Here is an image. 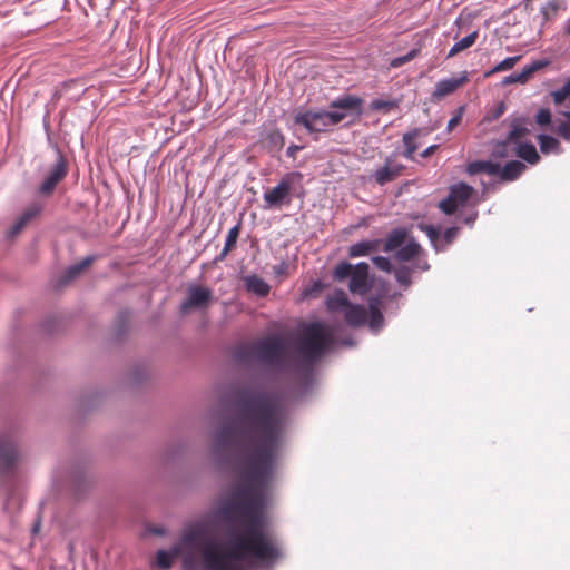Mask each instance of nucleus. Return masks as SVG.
<instances>
[{
	"mask_svg": "<svg viewBox=\"0 0 570 570\" xmlns=\"http://www.w3.org/2000/svg\"><path fill=\"white\" fill-rule=\"evenodd\" d=\"M120 317H128V312L120 313Z\"/></svg>",
	"mask_w": 570,
	"mask_h": 570,
	"instance_id": "obj_61",
	"label": "nucleus"
},
{
	"mask_svg": "<svg viewBox=\"0 0 570 570\" xmlns=\"http://www.w3.org/2000/svg\"><path fill=\"white\" fill-rule=\"evenodd\" d=\"M527 82H528V79L523 75V71L521 70L520 72H514V73H511V75L504 77L501 80V86L505 87V86H509V85H512V83L525 85Z\"/></svg>",
	"mask_w": 570,
	"mask_h": 570,
	"instance_id": "obj_42",
	"label": "nucleus"
},
{
	"mask_svg": "<svg viewBox=\"0 0 570 570\" xmlns=\"http://www.w3.org/2000/svg\"><path fill=\"white\" fill-rule=\"evenodd\" d=\"M417 55H419V49H412L404 56L393 58L390 62V66L392 68H399V67L405 65L406 62L413 60Z\"/></svg>",
	"mask_w": 570,
	"mask_h": 570,
	"instance_id": "obj_39",
	"label": "nucleus"
},
{
	"mask_svg": "<svg viewBox=\"0 0 570 570\" xmlns=\"http://www.w3.org/2000/svg\"><path fill=\"white\" fill-rule=\"evenodd\" d=\"M380 305H381L380 297H371L368 299V309H370V316L367 315L368 327L374 332L380 331L384 325V316L380 309Z\"/></svg>",
	"mask_w": 570,
	"mask_h": 570,
	"instance_id": "obj_15",
	"label": "nucleus"
},
{
	"mask_svg": "<svg viewBox=\"0 0 570 570\" xmlns=\"http://www.w3.org/2000/svg\"><path fill=\"white\" fill-rule=\"evenodd\" d=\"M527 169V166L520 160H510L500 170L501 181H514Z\"/></svg>",
	"mask_w": 570,
	"mask_h": 570,
	"instance_id": "obj_17",
	"label": "nucleus"
},
{
	"mask_svg": "<svg viewBox=\"0 0 570 570\" xmlns=\"http://www.w3.org/2000/svg\"><path fill=\"white\" fill-rule=\"evenodd\" d=\"M560 10H566L562 0H550L541 9L540 12L546 21L553 19Z\"/></svg>",
	"mask_w": 570,
	"mask_h": 570,
	"instance_id": "obj_31",
	"label": "nucleus"
},
{
	"mask_svg": "<svg viewBox=\"0 0 570 570\" xmlns=\"http://www.w3.org/2000/svg\"><path fill=\"white\" fill-rule=\"evenodd\" d=\"M485 167V160H475L472 163H469L466 166V173L469 175H478L480 173H484Z\"/></svg>",
	"mask_w": 570,
	"mask_h": 570,
	"instance_id": "obj_46",
	"label": "nucleus"
},
{
	"mask_svg": "<svg viewBox=\"0 0 570 570\" xmlns=\"http://www.w3.org/2000/svg\"><path fill=\"white\" fill-rule=\"evenodd\" d=\"M538 142L543 154L556 153L560 148L559 140L550 135L540 134L538 136Z\"/></svg>",
	"mask_w": 570,
	"mask_h": 570,
	"instance_id": "obj_33",
	"label": "nucleus"
},
{
	"mask_svg": "<svg viewBox=\"0 0 570 570\" xmlns=\"http://www.w3.org/2000/svg\"><path fill=\"white\" fill-rule=\"evenodd\" d=\"M515 156L530 165H535L540 160V156L531 142H519L515 145Z\"/></svg>",
	"mask_w": 570,
	"mask_h": 570,
	"instance_id": "obj_23",
	"label": "nucleus"
},
{
	"mask_svg": "<svg viewBox=\"0 0 570 570\" xmlns=\"http://www.w3.org/2000/svg\"><path fill=\"white\" fill-rule=\"evenodd\" d=\"M420 229L426 234L431 244L435 248V250L444 249V246H440L441 244V229L440 227L433 225L421 224Z\"/></svg>",
	"mask_w": 570,
	"mask_h": 570,
	"instance_id": "obj_34",
	"label": "nucleus"
},
{
	"mask_svg": "<svg viewBox=\"0 0 570 570\" xmlns=\"http://www.w3.org/2000/svg\"><path fill=\"white\" fill-rule=\"evenodd\" d=\"M484 173L490 176H499L500 177V170L501 165L498 163H493L491 160H485V167Z\"/></svg>",
	"mask_w": 570,
	"mask_h": 570,
	"instance_id": "obj_48",
	"label": "nucleus"
},
{
	"mask_svg": "<svg viewBox=\"0 0 570 570\" xmlns=\"http://www.w3.org/2000/svg\"><path fill=\"white\" fill-rule=\"evenodd\" d=\"M478 37H479V32L475 30V31L471 32L470 35L465 36L464 38H462L460 41L455 42L451 47V49L448 53V58L454 57L459 52L472 47L475 43Z\"/></svg>",
	"mask_w": 570,
	"mask_h": 570,
	"instance_id": "obj_28",
	"label": "nucleus"
},
{
	"mask_svg": "<svg viewBox=\"0 0 570 570\" xmlns=\"http://www.w3.org/2000/svg\"><path fill=\"white\" fill-rule=\"evenodd\" d=\"M466 80H468V77H466L465 72L462 73L459 78L441 79L435 85V89L432 92V98L435 100H440V99L444 98L445 96L451 95L459 87H461Z\"/></svg>",
	"mask_w": 570,
	"mask_h": 570,
	"instance_id": "obj_12",
	"label": "nucleus"
},
{
	"mask_svg": "<svg viewBox=\"0 0 570 570\" xmlns=\"http://www.w3.org/2000/svg\"><path fill=\"white\" fill-rule=\"evenodd\" d=\"M413 273V268L410 266H400L394 269V276L396 282L407 288L412 284L411 274Z\"/></svg>",
	"mask_w": 570,
	"mask_h": 570,
	"instance_id": "obj_36",
	"label": "nucleus"
},
{
	"mask_svg": "<svg viewBox=\"0 0 570 570\" xmlns=\"http://www.w3.org/2000/svg\"><path fill=\"white\" fill-rule=\"evenodd\" d=\"M550 63H551V61L549 59L533 60L529 65L523 67V69H522L523 75L527 77V79L529 81L537 71L548 67Z\"/></svg>",
	"mask_w": 570,
	"mask_h": 570,
	"instance_id": "obj_35",
	"label": "nucleus"
},
{
	"mask_svg": "<svg viewBox=\"0 0 570 570\" xmlns=\"http://www.w3.org/2000/svg\"><path fill=\"white\" fill-rule=\"evenodd\" d=\"M558 132L566 140H570V122H561L558 126Z\"/></svg>",
	"mask_w": 570,
	"mask_h": 570,
	"instance_id": "obj_51",
	"label": "nucleus"
},
{
	"mask_svg": "<svg viewBox=\"0 0 570 570\" xmlns=\"http://www.w3.org/2000/svg\"><path fill=\"white\" fill-rule=\"evenodd\" d=\"M439 147H440V145H438V144L431 145V146H429L426 149H424V150L420 154V156H421L422 158H428V157H430L431 155H433V154L439 149Z\"/></svg>",
	"mask_w": 570,
	"mask_h": 570,
	"instance_id": "obj_54",
	"label": "nucleus"
},
{
	"mask_svg": "<svg viewBox=\"0 0 570 570\" xmlns=\"http://www.w3.org/2000/svg\"><path fill=\"white\" fill-rule=\"evenodd\" d=\"M521 59V56H512L503 59L499 63H497L492 69L488 70L484 73L485 78L493 76L494 73L511 70Z\"/></svg>",
	"mask_w": 570,
	"mask_h": 570,
	"instance_id": "obj_32",
	"label": "nucleus"
},
{
	"mask_svg": "<svg viewBox=\"0 0 570 570\" xmlns=\"http://www.w3.org/2000/svg\"><path fill=\"white\" fill-rule=\"evenodd\" d=\"M344 320L351 327H360L367 323V311L363 305L351 303L344 311Z\"/></svg>",
	"mask_w": 570,
	"mask_h": 570,
	"instance_id": "obj_14",
	"label": "nucleus"
},
{
	"mask_svg": "<svg viewBox=\"0 0 570 570\" xmlns=\"http://www.w3.org/2000/svg\"><path fill=\"white\" fill-rule=\"evenodd\" d=\"M40 210L41 207L39 205H32L28 207L12 225L9 233L10 236L19 234L24 228V226L40 213Z\"/></svg>",
	"mask_w": 570,
	"mask_h": 570,
	"instance_id": "obj_21",
	"label": "nucleus"
},
{
	"mask_svg": "<svg viewBox=\"0 0 570 570\" xmlns=\"http://www.w3.org/2000/svg\"><path fill=\"white\" fill-rule=\"evenodd\" d=\"M523 119L515 118L511 122V130L507 135L508 141H512L514 145L519 144V139L525 137L529 134V129L522 125Z\"/></svg>",
	"mask_w": 570,
	"mask_h": 570,
	"instance_id": "obj_29",
	"label": "nucleus"
},
{
	"mask_svg": "<svg viewBox=\"0 0 570 570\" xmlns=\"http://www.w3.org/2000/svg\"><path fill=\"white\" fill-rule=\"evenodd\" d=\"M235 415L215 433L217 450H240L242 475L249 484L237 488L223 502L226 523L246 521L243 534L232 535L228 548L209 540L202 549L205 570H243L238 561L253 559L266 568L283 558L279 543L265 532L268 522L266 488L272 481L284 443L288 413L282 399L262 389L242 387L235 393Z\"/></svg>",
	"mask_w": 570,
	"mask_h": 570,
	"instance_id": "obj_1",
	"label": "nucleus"
},
{
	"mask_svg": "<svg viewBox=\"0 0 570 570\" xmlns=\"http://www.w3.org/2000/svg\"><path fill=\"white\" fill-rule=\"evenodd\" d=\"M409 132L413 135V138L416 140L422 136H426L429 134V130L426 128H413Z\"/></svg>",
	"mask_w": 570,
	"mask_h": 570,
	"instance_id": "obj_55",
	"label": "nucleus"
},
{
	"mask_svg": "<svg viewBox=\"0 0 570 570\" xmlns=\"http://www.w3.org/2000/svg\"><path fill=\"white\" fill-rule=\"evenodd\" d=\"M411 268H413V272L414 271H421V272H426L430 269V264L428 263L426 259H421V258H417L415 261V263L410 266Z\"/></svg>",
	"mask_w": 570,
	"mask_h": 570,
	"instance_id": "obj_50",
	"label": "nucleus"
},
{
	"mask_svg": "<svg viewBox=\"0 0 570 570\" xmlns=\"http://www.w3.org/2000/svg\"><path fill=\"white\" fill-rule=\"evenodd\" d=\"M377 240H362L350 246V257H361L373 252L377 247Z\"/></svg>",
	"mask_w": 570,
	"mask_h": 570,
	"instance_id": "obj_26",
	"label": "nucleus"
},
{
	"mask_svg": "<svg viewBox=\"0 0 570 570\" xmlns=\"http://www.w3.org/2000/svg\"><path fill=\"white\" fill-rule=\"evenodd\" d=\"M512 144V141H508L507 137L504 140L498 141L492 149V157L503 159L514 156L515 147H511Z\"/></svg>",
	"mask_w": 570,
	"mask_h": 570,
	"instance_id": "obj_30",
	"label": "nucleus"
},
{
	"mask_svg": "<svg viewBox=\"0 0 570 570\" xmlns=\"http://www.w3.org/2000/svg\"><path fill=\"white\" fill-rule=\"evenodd\" d=\"M326 121L328 122V126H335L343 121L346 118V112H342L341 110H332V111H325Z\"/></svg>",
	"mask_w": 570,
	"mask_h": 570,
	"instance_id": "obj_43",
	"label": "nucleus"
},
{
	"mask_svg": "<svg viewBox=\"0 0 570 570\" xmlns=\"http://www.w3.org/2000/svg\"><path fill=\"white\" fill-rule=\"evenodd\" d=\"M404 168V165L394 161V155H390L385 158L384 165L373 173V178L380 186H383L396 179Z\"/></svg>",
	"mask_w": 570,
	"mask_h": 570,
	"instance_id": "obj_11",
	"label": "nucleus"
},
{
	"mask_svg": "<svg viewBox=\"0 0 570 570\" xmlns=\"http://www.w3.org/2000/svg\"><path fill=\"white\" fill-rule=\"evenodd\" d=\"M67 175V161L61 154H58V158L56 164L49 170L45 180L39 187V193L41 195H50L56 186L66 177Z\"/></svg>",
	"mask_w": 570,
	"mask_h": 570,
	"instance_id": "obj_9",
	"label": "nucleus"
},
{
	"mask_svg": "<svg viewBox=\"0 0 570 570\" xmlns=\"http://www.w3.org/2000/svg\"><path fill=\"white\" fill-rule=\"evenodd\" d=\"M39 527H40V522L38 521V522L33 525L32 531H33V532H38V531H39Z\"/></svg>",
	"mask_w": 570,
	"mask_h": 570,
	"instance_id": "obj_59",
	"label": "nucleus"
},
{
	"mask_svg": "<svg viewBox=\"0 0 570 570\" xmlns=\"http://www.w3.org/2000/svg\"><path fill=\"white\" fill-rule=\"evenodd\" d=\"M505 109H507L505 104L503 101H500L495 106L493 114L491 116V119H498L499 117H501L504 114Z\"/></svg>",
	"mask_w": 570,
	"mask_h": 570,
	"instance_id": "obj_52",
	"label": "nucleus"
},
{
	"mask_svg": "<svg viewBox=\"0 0 570 570\" xmlns=\"http://www.w3.org/2000/svg\"><path fill=\"white\" fill-rule=\"evenodd\" d=\"M478 218V210L472 209L468 215L462 218V222L466 225L472 226Z\"/></svg>",
	"mask_w": 570,
	"mask_h": 570,
	"instance_id": "obj_53",
	"label": "nucleus"
},
{
	"mask_svg": "<svg viewBox=\"0 0 570 570\" xmlns=\"http://www.w3.org/2000/svg\"><path fill=\"white\" fill-rule=\"evenodd\" d=\"M368 273L370 266L365 262L352 265L351 263L343 261L335 266L333 271V278L342 282L350 277L348 289L352 293L365 295L371 289Z\"/></svg>",
	"mask_w": 570,
	"mask_h": 570,
	"instance_id": "obj_4",
	"label": "nucleus"
},
{
	"mask_svg": "<svg viewBox=\"0 0 570 570\" xmlns=\"http://www.w3.org/2000/svg\"><path fill=\"white\" fill-rule=\"evenodd\" d=\"M351 302L347 299L343 291H337L326 301L327 308L332 312L345 311Z\"/></svg>",
	"mask_w": 570,
	"mask_h": 570,
	"instance_id": "obj_27",
	"label": "nucleus"
},
{
	"mask_svg": "<svg viewBox=\"0 0 570 570\" xmlns=\"http://www.w3.org/2000/svg\"><path fill=\"white\" fill-rule=\"evenodd\" d=\"M299 149H301V146L292 144L291 146H288V148H287V150H286V155H287L288 157L294 158V157H295V155H296V153H297Z\"/></svg>",
	"mask_w": 570,
	"mask_h": 570,
	"instance_id": "obj_56",
	"label": "nucleus"
},
{
	"mask_svg": "<svg viewBox=\"0 0 570 570\" xmlns=\"http://www.w3.org/2000/svg\"><path fill=\"white\" fill-rule=\"evenodd\" d=\"M563 31L567 36L570 37V18L566 21L564 23V27H563Z\"/></svg>",
	"mask_w": 570,
	"mask_h": 570,
	"instance_id": "obj_58",
	"label": "nucleus"
},
{
	"mask_svg": "<svg viewBox=\"0 0 570 570\" xmlns=\"http://www.w3.org/2000/svg\"><path fill=\"white\" fill-rule=\"evenodd\" d=\"M407 232L405 228H394L386 237L383 250L386 253L397 250L405 242Z\"/></svg>",
	"mask_w": 570,
	"mask_h": 570,
	"instance_id": "obj_20",
	"label": "nucleus"
},
{
	"mask_svg": "<svg viewBox=\"0 0 570 570\" xmlns=\"http://www.w3.org/2000/svg\"><path fill=\"white\" fill-rule=\"evenodd\" d=\"M397 106L399 100L374 99L371 101L370 108L375 111L389 112L391 109L396 108Z\"/></svg>",
	"mask_w": 570,
	"mask_h": 570,
	"instance_id": "obj_38",
	"label": "nucleus"
},
{
	"mask_svg": "<svg viewBox=\"0 0 570 570\" xmlns=\"http://www.w3.org/2000/svg\"><path fill=\"white\" fill-rule=\"evenodd\" d=\"M462 119V107L459 108L456 115H454L448 122L446 129L448 131H452L461 121Z\"/></svg>",
	"mask_w": 570,
	"mask_h": 570,
	"instance_id": "obj_49",
	"label": "nucleus"
},
{
	"mask_svg": "<svg viewBox=\"0 0 570 570\" xmlns=\"http://www.w3.org/2000/svg\"><path fill=\"white\" fill-rule=\"evenodd\" d=\"M156 562L160 569H169L173 564V554L165 550H159L156 554Z\"/></svg>",
	"mask_w": 570,
	"mask_h": 570,
	"instance_id": "obj_41",
	"label": "nucleus"
},
{
	"mask_svg": "<svg viewBox=\"0 0 570 570\" xmlns=\"http://www.w3.org/2000/svg\"><path fill=\"white\" fill-rule=\"evenodd\" d=\"M213 298L214 294L210 288L198 284H189L186 288V297L178 306V312L181 316H185L193 309H206L212 304Z\"/></svg>",
	"mask_w": 570,
	"mask_h": 570,
	"instance_id": "obj_6",
	"label": "nucleus"
},
{
	"mask_svg": "<svg viewBox=\"0 0 570 570\" xmlns=\"http://www.w3.org/2000/svg\"><path fill=\"white\" fill-rule=\"evenodd\" d=\"M264 140L271 153L282 150L285 144V137L278 128L269 129L266 132Z\"/></svg>",
	"mask_w": 570,
	"mask_h": 570,
	"instance_id": "obj_25",
	"label": "nucleus"
},
{
	"mask_svg": "<svg viewBox=\"0 0 570 570\" xmlns=\"http://www.w3.org/2000/svg\"><path fill=\"white\" fill-rule=\"evenodd\" d=\"M420 252H421L420 244L414 238H410L409 242L404 246H401L395 252L394 256L400 262H410V261L414 259L415 257H417Z\"/></svg>",
	"mask_w": 570,
	"mask_h": 570,
	"instance_id": "obj_22",
	"label": "nucleus"
},
{
	"mask_svg": "<svg viewBox=\"0 0 570 570\" xmlns=\"http://www.w3.org/2000/svg\"><path fill=\"white\" fill-rule=\"evenodd\" d=\"M525 2V4H528L529 2H531L532 0H523Z\"/></svg>",
	"mask_w": 570,
	"mask_h": 570,
	"instance_id": "obj_63",
	"label": "nucleus"
},
{
	"mask_svg": "<svg viewBox=\"0 0 570 570\" xmlns=\"http://www.w3.org/2000/svg\"><path fill=\"white\" fill-rule=\"evenodd\" d=\"M244 284L249 293H253L259 297H265L269 294V284L257 275H248L244 277Z\"/></svg>",
	"mask_w": 570,
	"mask_h": 570,
	"instance_id": "obj_16",
	"label": "nucleus"
},
{
	"mask_svg": "<svg viewBox=\"0 0 570 570\" xmlns=\"http://www.w3.org/2000/svg\"><path fill=\"white\" fill-rule=\"evenodd\" d=\"M242 228V223L238 222L235 226H233L226 236L225 245L220 254L215 258V262H223L228 253L236 246L239 233Z\"/></svg>",
	"mask_w": 570,
	"mask_h": 570,
	"instance_id": "obj_24",
	"label": "nucleus"
},
{
	"mask_svg": "<svg viewBox=\"0 0 570 570\" xmlns=\"http://www.w3.org/2000/svg\"><path fill=\"white\" fill-rule=\"evenodd\" d=\"M184 570H195L194 561L191 558H185L183 561Z\"/></svg>",
	"mask_w": 570,
	"mask_h": 570,
	"instance_id": "obj_57",
	"label": "nucleus"
},
{
	"mask_svg": "<svg viewBox=\"0 0 570 570\" xmlns=\"http://www.w3.org/2000/svg\"><path fill=\"white\" fill-rule=\"evenodd\" d=\"M402 141L405 147V150L402 155L406 159H413V154L417 150L419 147L415 142V139L413 138V135H411L409 131L403 134Z\"/></svg>",
	"mask_w": 570,
	"mask_h": 570,
	"instance_id": "obj_37",
	"label": "nucleus"
},
{
	"mask_svg": "<svg viewBox=\"0 0 570 570\" xmlns=\"http://www.w3.org/2000/svg\"><path fill=\"white\" fill-rule=\"evenodd\" d=\"M206 538V530L202 525L186 529L180 538L184 547L194 548L197 542H203Z\"/></svg>",
	"mask_w": 570,
	"mask_h": 570,
	"instance_id": "obj_19",
	"label": "nucleus"
},
{
	"mask_svg": "<svg viewBox=\"0 0 570 570\" xmlns=\"http://www.w3.org/2000/svg\"><path fill=\"white\" fill-rule=\"evenodd\" d=\"M153 532L156 533V534H163L164 533V531L161 529H155V530H153Z\"/></svg>",
	"mask_w": 570,
	"mask_h": 570,
	"instance_id": "obj_60",
	"label": "nucleus"
},
{
	"mask_svg": "<svg viewBox=\"0 0 570 570\" xmlns=\"http://www.w3.org/2000/svg\"><path fill=\"white\" fill-rule=\"evenodd\" d=\"M552 97L556 105L562 104L570 97V79L561 88L553 91Z\"/></svg>",
	"mask_w": 570,
	"mask_h": 570,
	"instance_id": "obj_40",
	"label": "nucleus"
},
{
	"mask_svg": "<svg viewBox=\"0 0 570 570\" xmlns=\"http://www.w3.org/2000/svg\"><path fill=\"white\" fill-rule=\"evenodd\" d=\"M566 117L570 120V111L566 112Z\"/></svg>",
	"mask_w": 570,
	"mask_h": 570,
	"instance_id": "obj_62",
	"label": "nucleus"
},
{
	"mask_svg": "<svg viewBox=\"0 0 570 570\" xmlns=\"http://www.w3.org/2000/svg\"><path fill=\"white\" fill-rule=\"evenodd\" d=\"M332 343L333 336L323 323H309L303 327L297 338V353L311 367L325 354Z\"/></svg>",
	"mask_w": 570,
	"mask_h": 570,
	"instance_id": "obj_3",
	"label": "nucleus"
},
{
	"mask_svg": "<svg viewBox=\"0 0 570 570\" xmlns=\"http://www.w3.org/2000/svg\"><path fill=\"white\" fill-rule=\"evenodd\" d=\"M373 264L385 273H391L393 271V266L387 257L384 256H374L372 257Z\"/></svg>",
	"mask_w": 570,
	"mask_h": 570,
	"instance_id": "obj_44",
	"label": "nucleus"
},
{
	"mask_svg": "<svg viewBox=\"0 0 570 570\" xmlns=\"http://www.w3.org/2000/svg\"><path fill=\"white\" fill-rule=\"evenodd\" d=\"M233 356L240 363H249L255 360L272 367H281L286 356V344L279 335L274 334L238 346Z\"/></svg>",
	"mask_w": 570,
	"mask_h": 570,
	"instance_id": "obj_2",
	"label": "nucleus"
},
{
	"mask_svg": "<svg viewBox=\"0 0 570 570\" xmlns=\"http://www.w3.org/2000/svg\"><path fill=\"white\" fill-rule=\"evenodd\" d=\"M303 175L299 171H292L283 176L279 183L263 195L264 208H281L291 204V190L295 184H299Z\"/></svg>",
	"mask_w": 570,
	"mask_h": 570,
	"instance_id": "obj_5",
	"label": "nucleus"
},
{
	"mask_svg": "<svg viewBox=\"0 0 570 570\" xmlns=\"http://www.w3.org/2000/svg\"><path fill=\"white\" fill-rule=\"evenodd\" d=\"M535 120L540 126L549 125L551 122V112L549 109L542 108L538 111Z\"/></svg>",
	"mask_w": 570,
	"mask_h": 570,
	"instance_id": "obj_47",
	"label": "nucleus"
},
{
	"mask_svg": "<svg viewBox=\"0 0 570 570\" xmlns=\"http://www.w3.org/2000/svg\"><path fill=\"white\" fill-rule=\"evenodd\" d=\"M473 194L474 188L466 183L461 181L451 185L448 197L439 203V208L445 215H452L458 209L464 207Z\"/></svg>",
	"mask_w": 570,
	"mask_h": 570,
	"instance_id": "obj_7",
	"label": "nucleus"
},
{
	"mask_svg": "<svg viewBox=\"0 0 570 570\" xmlns=\"http://www.w3.org/2000/svg\"><path fill=\"white\" fill-rule=\"evenodd\" d=\"M18 450L16 444L7 439H0V468L8 470L18 461Z\"/></svg>",
	"mask_w": 570,
	"mask_h": 570,
	"instance_id": "obj_13",
	"label": "nucleus"
},
{
	"mask_svg": "<svg viewBox=\"0 0 570 570\" xmlns=\"http://www.w3.org/2000/svg\"><path fill=\"white\" fill-rule=\"evenodd\" d=\"M294 122L303 126L311 134L326 131L330 127L324 110L298 112L294 117Z\"/></svg>",
	"mask_w": 570,
	"mask_h": 570,
	"instance_id": "obj_8",
	"label": "nucleus"
},
{
	"mask_svg": "<svg viewBox=\"0 0 570 570\" xmlns=\"http://www.w3.org/2000/svg\"><path fill=\"white\" fill-rule=\"evenodd\" d=\"M459 234V227H449L444 230L443 235L441 234V243L443 244H440V246H448L449 244H451L455 237L458 236Z\"/></svg>",
	"mask_w": 570,
	"mask_h": 570,
	"instance_id": "obj_45",
	"label": "nucleus"
},
{
	"mask_svg": "<svg viewBox=\"0 0 570 570\" xmlns=\"http://www.w3.org/2000/svg\"><path fill=\"white\" fill-rule=\"evenodd\" d=\"M364 100L355 95L345 94L330 102V108L346 112L347 116L360 117L363 114Z\"/></svg>",
	"mask_w": 570,
	"mask_h": 570,
	"instance_id": "obj_10",
	"label": "nucleus"
},
{
	"mask_svg": "<svg viewBox=\"0 0 570 570\" xmlns=\"http://www.w3.org/2000/svg\"><path fill=\"white\" fill-rule=\"evenodd\" d=\"M95 259H96V256L90 255V256L85 257L79 263H76V264L69 266L65 271V273L61 275L60 281H59L60 284L66 285L69 282L77 278L85 268H87L89 265H91L94 263Z\"/></svg>",
	"mask_w": 570,
	"mask_h": 570,
	"instance_id": "obj_18",
	"label": "nucleus"
}]
</instances>
